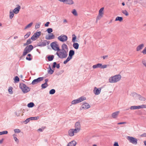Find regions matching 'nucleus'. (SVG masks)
<instances>
[{"label":"nucleus","instance_id":"nucleus-1","mask_svg":"<svg viewBox=\"0 0 146 146\" xmlns=\"http://www.w3.org/2000/svg\"><path fill=\"white\" fill-rule=\"evenodd\" d=\"M68 49L66 45L63 44L62 46L61 49H59L56 52V54L60 58H66L68 55Z\"/></svg>","mask_w":146,"mask_h":146},{"label":"nucleus","instance_id":"nucleus-2","mask_svg":"<svg viewBox=\"0 0 146 146\" xmlns=\"http://www.w3.org/2000/svg\"><path fill=\"white\" fill-rule=\"evenodd\" d=\"M121 78V76L120 75H116L110 77L109 78V81L111 83H115L120 81Z\"/></svg>","mask_w":146,"mask_h":146},{"label":"nucleus","instance_id":"nucleus-3","mask_svg":"<svg viewBox=\"0 0 146 146\" xmlns=\"http://www.w3.org/2000/svg\"><path fill=\"white\" fill-rule=\"evenodd\" d=\"M33 48V46L31 45L27 46L24 50L23 55V56L26 55L28 53L30 52Z\"/></svg>","mask_w":146,"mask_h":146},{"label":"nucleus","instance_id":"nucleus-4","mask_svg":"<svg viewBox=\"0 0 146 146\" xmlns=\"http://www.w3.org/2000/svg\"><path fill=\"white\" fill-rule=\"evenodd\" d=\"M74 54V52L73 50H71L70 51L69 54V56L63 62L64 64H65L72 58V56Z\"/></svg>","mask_w":146,"mask_h":146},{"label":"nucleus","instance_id":"nucleus-5","mask_svg":"<svg viewBox=\"0 0 146 146\" xmlns=\"http://www.w3.org/2000/svg\"><path fill=\"white\" fill-rule=\"evenodd\" d=\"M20 87L23 92L24 93H27L30 90V88L24 84H20Z\"/></svg>","mask_w":146,"mask_h":146},{"label":"nucleus","instance_id":"nucleus-6","mask_svg":"<svg viewBox=\"0 0 146 146\" xmlns=\"http://www.w3.org/2000/svg\"><path fill=\"white\" fill-rule=\"evenodd\" d=\"M104 8L103 7L100 9L99 11L98 15L96 18V20H99L103 17L104 15Z\"/></svg>","mask_w":146,"mask_h":146},{"label":"nucleus","instance_id":"nucleus-7","mask_svg":"<svg viewBox=\"0 0 146 146\" xmlns=\"http://www.w3.org/2000/svg\"><path fill=\"white\" fill-rule=\"evenodd\" d=\"M127 139L131 143L134 145H136L137 143V139L131 136H127Z\"/></svg>","mask_w":146,"mask_h":146},{"label":"nucleus","instance_id":"nucleus-8","mask_svg":"<svg viewBox=\"0 0 146 146\" xmlns=\"http://www.w3.org/2000/svg\"><path fill=\"white\" fill-rule=\"evenodd\" d=\"M81 124L79 122H76L74 125V129L78 133L81 130Z\"/></svg>","mask_w":146,"mask_h":146},{"label":"nucleus","instance_id":"nucleus-9","mask_svg":"<svg viewBox=\"0 0 146 146\" xmlns=\"http://www.w3.org/2000/svg\"><path fill=\"white\" fill-rule=\"evenodd\" d=\"M50 45L52 48L54 50L57 51L59 50L60 48L56 42H53L51 43Z\"/></svg>","mask_w":146,"mask_h":146},{"label":"nucleus","instance_id":"nucleus-10","mask_svg":"<svg viewBox=\"0 0 146 146\" xmlns=\"http://www.w3.org/2000/svg\"><path fill=\"white\" fill-rule=\"evenodd\" d=\"M58 39L61 41L65 42L68 39V37L64 35H62L58 37Z\"/></svg>","mask_w":146,"mask_h":146},{"label":"nucleus","instance_id":"nucleus-11","mask_svg":"<svg viewBox=\"0 0 146 146\" xmlns=\"http://www.w3.org/2000/svg\"><path fill=\"white\" fill-rule=\"evenodd\" d=\"M78 133L74 129H70L68 132V135L70 137L74 136V133Z\"/></svg>","mask_w":146,"mask_h":146},{"label":"nucleus","instance_id":"nucleus-12","mask_svg":"<svg viewBox=\"0 0 146 146\" xmlns=\"http://www.w3.org/2000/svg\"><path fill=\"white\" fill-rule=\"evenodd\" d=\"M41 32H38L35 33L32 36L31 39L33 40H35L40 35Z\"/></svg>","mask_w":146,"mask_h":146},{"label":"nucleus","instance_id":"nucleus-13","mask_svg":"<svg viewBox=\"0 0 146 146\" xmlns=\"http://www.w3.org/2000/svg\"><path fill=\"white\" fill-rule=\"evenodd\" d=\"M43 80V77H39L37 78L34 80L32 82V84L33 85H35L37 84L39 82Z\"/></svg>","mask_w":146,"mask_h":146},{"label":"nucleus","instance_id":"nucleus-14","mask_svg":"<svg viewBox=\"0 0 146 146\" xmlns=\"http://www.w3.org/2000/svg\"><path fill=\"white\" fill-rule=\"evenodd\" d=\"M101 89L100 88H97L95 87L93 90V92L96 95H98L100 94L101 92Z\"/></svg>","mask_w":146,"mask_h":146},{"label":"nucleus","instance_id":"nucleus-15","mask_svg":"<svg viewBox=\"0 0 146 146\" xmlns=\"http://www.w3.org/2000/svg\"><path fill=\"white\" fill-rule=\"evenodd\" d=\"M81 107L82 108L84 109H88L90 108V106L89 104L87 103H85L83 104Z\"/></svg>","mask_w":146,"mask_h":146},{"label":"nucleus","instance_id":"nucleus-16","mask_svg":"<svg viewBox=\"0 0 146 146\" xmlns=\"http://www.w3.org/2000/svg\"><path fill=\"white\" fill-rule=\"evenodd\" d=\"M136 97L140 101H145L146 100V98L139 94H137Z\"/></svg>","mask_w":146,"mask_h":146},{"label":"nucleus","instance_id":"nucleus-17","mask_svg":"<svg viewBox=\"0 0 146 146\" xmlns=\"http://www.w3.org/2000/svg\"><path fill=\"white\" fill-rule=\"evenodd\" d=\"M21 9V6L19 5H18L17 7L15 8L14 9L13 11V12L15 14L18 13Z\"/></svg>","mask_w":146,"mask_h":146},{"label":"nucleus","instance_id":"nucleus-18","mask_svg":"<svg viewBox=\"0 0 146 146\" xmlns=\"http://www.w3.org/2000/svg\"><path fill=\"white\" fill-rule=\"evenodd\" d=\"M119 113V111H116L113 113L111 114V116L112 118H116L117 117Z\"/></svg>","mask_w":146,"mask_h":146},{"label":"nucleus","instance_id":"nucleus-19","mask_svg":"<svg viewBox=\"0 0 146 146\" xmlns=\"http://www.w3.org/2000/svg\"><path fill=\"white\" fill-rule=\"evenodd\" d=\"M144 45L142 44L139 45L136 48V50L137 51H138L141 50L144 47Z\"/></svg>","mask_w":146,"mask_h":146},{"label":"nucleus","instance_id":"nucleus-20","mask_svg":"<svg viewBox=\"0 0 146 146\" xmlns=\"http://www.w3.org/2000/svg\"><path fill=\"white\" fill-rule=\"evenodd\" d=\"M64 3L71 5L74 4V2L73 0H66Z\"/></svg>","mask_w":146,"mask_h":146},{"label":"nucleus","instance_id":"nucleus-21","mask_svg":"<svg viewBox=\"0 0 146 146\" xmlns=\"http://www.w3.org/2000/svg\"><path fill=\"white\" fill-rule=\"evenodd\" d=\"M54 35L52 33H51L48 36L46 37V39L47 40H50L54 38Z\"/></svg>","mask_w":146,"mask_h":146},{"label":"nucleus","instance_id":"nucleus-22","mask_svg":"<svg viewBox=\"0 0 146 146\" xmlns=\"http://www.w3.org/2000/svg\"><path fill=\"white\" fill-rule=\"evenodd\" d=\"M39 117L38 116L33 117H30L26 120L27 121H29L30 120H36L38 119Z\"/></svg>","mask_w":146,"mask_h":146},{"label":"nucleus","instance_id":"nucleus-23","mask_svg":"<svg viewBox=\"0 0 146 146\" xmlns=\"http://www.w3.org/2000/svg\"><path fill=\"white\" fill-rule=\"evenodd\" d=\"M76 144V142L74 141L69 143L67 146H75Z\"/></svg>","mask_w":146,"mask_h":146},{"label":"nucleus","instance_id":"nucleus-24","mask_svg":"<svg viewBox=\"0 0 146 146\" xmlns=\"http://www.w3.org/2000/svg\"><path fill=\"white\" fill-rule=\"evenodd\" d=\"M74 43L73 44V46L74 48L76 49H78L79 48V44L77 42H74Z\"/></svg>","mask_w":146,"mask_h":146},{"label":"nucleus","instance_id":"nucleus-25","mask_svg":"<svg viewBox=\"0 0 146 146\" xmlns=\"http://www.w3.org/2000/svg\"><path fill=\"white\" fill-rule=\"evenodd\" d=\"M102 66V64L100 63H98L97 64L94 65L92 67L94 69L96 68H100Z\"/></svg>","mask_w":146,"mask_h":146},{"label":"nucleus","instance_id":"nucleus-26","mask_svg":"<svg viewBox=\"0 0 146 146\" xmlns=\"http://www.w3.org/2000/svg\"><path fill=\"white\" fill-rule=\"evenodd\" d=\"M130 108L131 110L139 109H140L139 106H131V107Z\"/></svg>","mask_w":146,"mask_h":146},{"label":"nucleus","instance_id":"nucleus-27","mask_svg":"<svg viewBox=\"0 0 146 146\" xmlns=\"http://www.w3.org/2000/svg\"><path fill=\"white\" fill-rule=\"evenodd\" d=\"M48 44V41L47 40H45L42 42L40 46H45L47 44Z\"/></svg>","mask_w":146,"mask_h":146},{"label":"nucleus","instance_id":"nucleus-28","mask_svg":"<svg viewBox=\"0 0 146 146\" xmlns=\"http://www.w3.org/2000/svg\"><path fill=\"white\" fill-rule=\"evenodd\" d=\"M78 99L80 103L86 100V98L84 96L81 97Z\"/></svg>","mask_w":146,"mask_h":146},{"label":"nucleus","instance_id":"nucleus-29","mask_svg":"<svg viewBox=\"0 0 146 146\" xmlns=\"http://www.w3.org/2000/svg\"><path fill=\"white\" fill-rule=\"evenodd\" d=\"M14 12L11 10L9 11V18L10 19H12L14 16Z\"/></svg>","mask_w":146,"mask_h":146},{"label":"nucleus","instance_id":"nucleus-30","mask_svg":"<svg viewBox=\"0 0 146 146\" xmlns=\"http://www.w3.org/2000/svg\"><path fill=\"white\" fill-rule=\"evenodd\" d=\"M79 101L78 99L76 100H74L72 101L71 103L72 104H75L77 103H79Z\"/></svg>","mask_w":146,"mask_h":146},{"label":"nucleus","instance_id":"nucleus-31","mask_svg":"<svg viewBox=\"0 0 146 146\" xmlns=\"http://www.w3.org/2000/svg\"><path fill=\"white\" fill-rule=\"evenodd\" d=\"M123 20V18L121 17H117L115 19V21H121Z\"/></svg>","mask_w":146,"mask_h":146},{"label":"nucleus","instance_id":"nucleus-32","mask_svg":"<svg viewBox=\"0 0 146 146\" xmlns=\"http://www.w3.org/2000/svg\"><path fill=\"white\" fill-rule=\"evenodd\" d=\"M72 41L73 42H75L76 41V36L75 35H72Z\"/></svg>","mask_w":146,"mask_h":146},{"label":"nucleus","instance_id":"nucleus-33","mask_svg":"<svg viewBox=\"0 0 146 146\" xmlns=\"http://www.w3.org/2000/svg\"><path fill=\"white\" fill-rule=\"evenodd\" d=\"M56 62H54L53 63V68H55V67H56L57 68H59L60 67V65L59 64H57L56 66Z\"/></svg>","mask_w":146,"mask_h":146},{"label":"nucleus","instance_id":"nucleus-34","mask_svg":"<svg viewBox=\"0 0 146 146\" xmlns=\"http://www.w3.org/2000/svg\"><path fill=\"white\" fill-rule=\"evenodd\" d=\"M33 24V23L32 22L30 23L28 25H27V26L25 27V29H27L30 28L31 27Z\"/></svg>","mask_w":146,"mask_h":146},{"label":"nucleus","instance_id":"nucleus-35","mask_svg":"<svg viewBox=\"0 0 146 146\" xmlns=\"http://www.w3.org/2000/svg\"><path fill=\"white\" fill-rule=\"evenodd\" d=\"M72 13L75 16H77L78 15L77 11L75 9H73Z\"/></svg>","mask_w":146,"mask_h":146},{"label":"nucleus","instance_id":"nucleus-36","mask_svg":"<svg viewBox=\"0 0 146 146\" xmlns=\"http://www.w3.org/2000/svg\"><path fill=\"white\" fill-rule=\"evenodd\" d=\"M48 86L47 83H44L41 85V87L42 89H44L46 88Z\"/></svg>","mask_w":146,"mask_h":146},{"label":"nucleus","instance_id":"nucleus-37","mask_svg":"<svg viewBox=\"0 0 146 146\" xmlns=\"http://www.w3.org/2000/svg\"><path fill=\"white\" fill-rule=\"evenodd\" d=\"M13 88L12 87H10L9 88V92L10 94H12L13 93Z\"/></svg>","mask_w":146,"mask_h":146},{"label":"nucleus","instance_id":"nucleus-38","mask_svg":"<svg viewBox=\"0 0 146 146\" xmlns=\"http://www.w3.org/2000/svg\"><path fill=\"white\" fill-rule=\"evenodd\" d=\"M34 106V104L33 102H31L28 104L27 105V106L29 108H32Z\"/></svg>","mask_w":146,"mask_h":146},{"label":"nucleus","instance_id":"nucleus-39","mask_svg":"<svg viewBox=\"0 0 146 146\" xmlns=\"http://www.w3.org/2000/svg\"><path fill=\"white\" fill-rule=\"evenodd\" d=\"M139 106L140 109H146V104H143Z\"/></svg>","mask_w":146,"mask_h":146},{"label":"nucleus","instance_id":"nucleus-40","mask_svg":"<svg viewBox=\"0 0 146 146\" xmlns=\"http://www.w3.org/2000/svg\"><path fill=\"white\" fill-rule=\"evenodd\" d=\"M16 136V135L15 134H14L13 135L14 139L17 143H18L19 142V140L16 137H15Z\"/></svg>","mask_w":146,"mask_h":146},{"label":"nucleus","instance_id":"nucleus-41","mask_svg":"<svg viewBox=\"0 0 146 146\" xmlns=\"http://www.w3.org/2000/svg\"><path fill=\"white\" fill-rule=\"evenodd\" d=\"M8 133V132L7 131H3L2 132H0V135H1L3 134H7Z\"/></svg>","mask_w":146,"mask_h":146},{"label":"nucleus","instance_id":"nucleus-42","mask_svg":"<svg viewBox=\"0 0 146 146\" xmlns=\"http://www.w3.org/2000/svg\"><path fill=\"white\" fill-rule=\"evenodd\" d=\"M122 13L125 15L126 16H127L129 15V13L126 10H124L122 11Z\"/></svg>","mask_w":146,"mask_h":146},{"label":"nucleus","instance_id":"nucleus-43","mask_svg":"<svg viewBox=\"0 0 146 146\" xmlns=\"http://www.w3.org/2000/svg\"><path fill=\"white\" fill-rule=\"evenodd\" d=\"M55 90L54 89H52L50 90L49 92V94H53L55 93Z\"/></svg>","mask_w":146,"mask_h":146},{"label":"nucleus","instance_id":"nucleus-44","mask_svg":"<svg viewBox=\"0 0 146 146\" xmlns=\"http://www.w3.org/2000/svg\"><path fill=\"white\" fill-rule=\"evenodd\" d=\"M54 58L53 56H49L48 57V59L49 61H52L53 60Z\"/></svg>","mask_w":146,"mask_h":146},{"label":"nucleus","instance_id":"nucleus-45","mask_svg":"<svg viewBox=\"0 0 146 146\" xmlns=\"http://www.w3.org/2000/svg\"><path fill=\"white\" fill-rule=\"evenodd\" d=\"M31 34V32H28L27 33L26 35H25L24 36V38H28L29 36H30V35Z\"/></svg>","mask_w":146,"mask_h":146},{"label":"nucleus","instance_id":"nucleus-46","mask_svg":"<svg viewBox=\"0 0 146 146\" xmlns=\"http://www.w3.org/2000/svg\"><path fill=\"white\" fill-rule=\"evenodd\" d=\"M14 81L15 82H19V78L17 76H16L14 79Z\"/></svg>","mask_w":146,"mask_h":146},{"label":"nucleus","instance_id":"nucleus-47","mask_svg":"<svg viewBox=\"0 0 146 146\" xmlns=\"http://www.w3.org/2000/svg\"><path fill=\"white\" fill-rule=\"evenodd\" d=\"M54 72V71L52 70L50 68V69L48 71V72L49 74H52Z\"/></svg>","mask_w":146,"mask_h":146},{"label":"nucleus","instance_id":"nucleus-48","mask_svg":"<svg viewBox=\"0 0 146 146\" xmlns=\"http://www.w3.org/2000/svg\"><path fill=\"white\" fill-rule=\"evenodd\" d=\"M47 31L48 33H50L52 32V29L51 28H48L47 29Z\"/></svg>","mask_w":146,"mask_h":146},{"label":"nucleus","instance_id":"nucleus-49","mask_svg":"<svg viewBox=\"0 0 146 146\" xmlns=\"http://www.w3.org/2000/svg\"><path fill=\"white\" fill-rule=\"evenodd\" d=\"M14 131L15 133H19L20 132L21 130L19 129H15L14 130Z\"/></svg>","mask_w":146,"mask_h":146},{"label":"nucleus","instance_id":"nucleus-50","mask_svg":"<svg viewBox=\"0 0 146 146\" xmlns=\"http://www.w3.org/2000/svg\"><path fill=\"white\" fill-rule=\"evenodd\" d=\"M31 40L30 39H29L27 41L26 43V44H31Z\"/></svg>","mask_w":146,"mask_h":146},{"label":"nucleus","instance_id":"nucleus-51","mask_svg":"<svg viewBox=\"0 0 146 146\" xmlns=\"http://www.w3.org/2000/svg\"><path fill=\"white\" fill-rule=\"evenodd\" d=\"M142 52L144 54H146V47L143 49Z\"/></svg>","mask_w":146,"mask_h":146},{"label":"nucleus","instance_id":"nucleus-52","mask_svg":"<svg viewBox=\"0 0 146 146\" xmlns=\"http://www.w3.org/2000/svg\"><path fill=\"white\" fill-rule=\"evenodd\" d=\"M107 65H102V66H101V67L100 68H106L107 67Z\"/></svg>","mask_w":146,"mask_h":146},{"label":"nucleus","instance_id":"nucleus-53","mask_svg":"<svg viewBox=\"0 0 146 146\" xmlns=\"http://www.w3.org/2000/svg\"><path fill=\"white\" fill-rule=\"evenodd\" d=\"M40 27V24H37L35 26V28L36 29H37L39 28Z\"/></svg>","mask_w":146,"mask_h":146},{"label":"nucleus","instance_id":"nucleus-54","mask_svg":"<svg viewBox=\"0 0 146 146\" xmlns=\"http://www.w3.org/2000/svg\"><path fill=\"white\" fill-rule=\"evenodd\" d=\"M50 24V22H47L46 24H45L44 26L46 27H48L49 25V24Z\"/></svg>","mask_w":146,"mask_h":146},{"label":"nucleus","instance_id":"nucleus-55","mask_svg":"<svg viewBox=\"0 0 146 146\" xmlns=\"http://www.w3.org/2000/svg\"><path fill=\"white\" fill-rule=\"evenodd\" d=\"M140 136L141 137H146V133H144L143 134L141 135Z\"/></svg>","mask_w":146,"mask_h":146},{"label":"nucleus","instance_id":"nucleus-56","mask_svg":"<svg viewBox=\"0 0 146 146\" xmlns=\"http://www.w3.org/2000/svg\"><path fill=\"white\" fill-rule=\"evenodd\" d=\"M113 146H119L118 145V143L117 142H115L113 145Z\"/></svg>","mask_w":146,"mask_h":146},{"label":"nucleus","instance_id":"nucleus-57","mask_svg":"<svg viewBox=\"0 0 146 146\" xmlns=\"http://www.w3.org/2000/svg\"><path fill=\"white\" fill-rule=\"evenodd\" d=\"M45 128V127L44 128H40L38 129V131H42L44 130V129Z\"/></svg>","mask_w":146,"mask_h":146},{"label":"nucleus","instance_id":"nucleus-58","mask_svg":"<svg viewBox=\"0 0 146 146\" xmlns=\"http://www.w3.org/2000/svg\"><path fill=\"white\" fill-rule=\"evenodd\" d=\"M26 59H27V60H31L32 59V58L30 57H26Z\"/></svg>","mask_w":146,"mask_h":146},{"label":"nucleus","instance_id":"nucleus-59","mask_svg":"<svg viewBox=\"0 0 146 146\" xmlns=\"http://www.w3.org/2000/svg\"><path fill=\"white\" fill-rule=\"evenodd\" d=\"M126 123V122H120L118 123H117V124L118 125H120V124H125Z\"/></svg>","mask_w":146,"mask_h":146},{"label":"nucleus","instance_id":"nucleus-60","mask_svg":"<svg viewBox=\"0 0 146 146\" xmlns=\"http://www.w3.org/2000/svg\"><path fill=\"white\" fill-rule=\"evenodd\" d=\"M67 20L66 19H64L63 20V23H67Z\"/></svg>","mask_w":146,"mask_h":146},{"label":"nucleus","instance_id":"nucleus-61","mask_svg":"<svg viewBox=\"0 0 146 146\" xmlns=\"http://www.w3.org/2000/svg\"><path fill=\"white\" fill-rule=\"evenodd\" d=\"M3 140V139H2L1 140H0V143L1 144L2 143Z\"/></svg>","mask_w":146,"mask_h":146},{"label":"nucleus","instance_id":"nucleus-62","mask_svg":"<svg viewBox=\"0 0 146 146\" xmlns=\"http://www.w3.org/2000/svg\"><path fill=\"white\" fill-rule=\"evenodd\" d=\"M45 83H47V82L48 81V79H45Z\"/></svg>","mask_w":146,"mask_h":146},{"label":"nucleus","instance_id":"nucleus-63","mask_svg":"<svg viewBox=\"0 0 146 146\" xmlns=\"http://www.w3.org/2000/svg\"><path fill=\"white\" fill-rule=\"evenodd\" d=\"M144 145L146 146V141H145L143 142Z\"/></svg>","mask_w":146,"mask_h":146},{"label":"nucleus","instance_id":"nucleus-64","mask_svg":"<svg viewBox=\"0 0 146 146\" xmlns=\"http://www.w3.org/2000/svg\"><path fill=\"white\" fill-rule=\"evenodd\" d=\"M107 57V56H103V58L104 59H105L106 57Z\"/></svg>","mask_w":146,"mask_h":146}]
</instances>
